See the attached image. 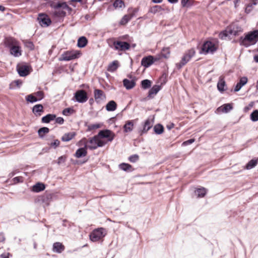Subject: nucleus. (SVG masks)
Returning <instances> with one entry per match:
<instances>
[{
	"label": "nucleus",
	"instance_id": "3c124183",
	"mask_svg": "<svg viewBox=\"0 0 258 258\" xmlns=\"http://www.w3.org/2000/svg\"><path fill=\"white\" fill-rule=\"evenodd\" d=\"M60 142L58 140H55L53 142L51 143V146L54 148H56L59 146Z\"/></svg>",
	"mask_w": 258,
	"mask_h": 258
},
{
	"label": "nucleus",
	"instance_id": "6ab92c4d",
	"mask_svg": "<svg viewBox=\"0 0 258 258\" xmlns=\"http://www.w3.org/2000/svg\"><path fill=\"white\" fill-rule=\"evenodd\" d=\"M247 82V78L246 77H244L241 78L240 80V82L236 84L234 88V91L237 92L239 91L241 87L245 85Z\"/></svg>",
	"mask_w": 258,
	"mask_h": 258
},
{
	"label": "nucleus",
	"instance_id": "c9c22d12",
	"mask_svg": "<svg viewBox=\"0 0 258 258\" xmlns=\"http://www.w3.org/2000/svg\"><path fill=\"white\" fill-rule=\"evenodd\" d=\"M163 9L160 6H155L151 8L150 12L153 14H156L157 13H159L163 11Z\"/></svg>",
	"mask_w": 258,
	"mask_h": 258
},
{
	"label": "nucleus",
	"instance_id": "0eeeda50",
	"mask_svg": "<svg viewBox=\"0 0 258 258\" xmlns=\"http://www.w3.org/2000/svg\"><path fill=\"white\" fill-rule=\"evenodd\" d=\"M195 53L196 51L194 48H191L186 51L182 57L180 61L176 64L177 68L180 69L185 65L190 60L191 57L195 55Z\"/></svg>",
	"mask_w": 258,
	"mask_h": 258
},
{
	"label": "nucleus",
	"instance_id": "5701e85b",
	"mask_svg": "<svg viewBox=\"0 0 258 258\" xmlns=\"http://www.w3.org/2000/svg\"><path fill=\"white\" fill-rule=\"evenodd\" d=\"M45 189V185L42 183L38 182L32 186V190L35 192H38Z\"/></svg>",
	"mask_w": 258,
	"mask_h": 258
},
{
	"label": "nucleus",
	"instance_id": "1a4fd4ad",
	"mask_svg": "<svg viewBox=\"0 0 258 258\" xmlns=\"http://www.w3.org/2000/svg\"><path fill=\"white\" fill-rule=\"evenodd\" d=\"M80 52L77 50L68 51L62 53L59 58L60 61H69L78 58L80 56Z\"/></svg>",
	"mask_w": 258,
	"mask_h": 258
},
{
	"label": "nucleus",
	"instance_id": "f03ea898",
	"mask_svg": "<svg viewBox=\"0 0 258 258\" xmlns=\"http://www.w3.org/2000/svg\"><path fill=\"white\" fill-rule=\"evenodd\" d=\"M243 30L241 25L237 23H233L228 27L225 31L221 32L219 37L221 39H225L230 35L238 36L243 32Z\"/></svg>",
	"mask_w": 258,
	"mask_h": 258
},
{
	"label": "nucleus",
	"instance_id": "2f4dec72",
	"mask_svg": "<svg viewBox=\"0 0 258 258\" xmlns=\"http://www.w3.org/2000/svg\"><path fill=\"white\" fill-rule=\"evenodd\" d=\"M87 43V40L85 37H80L78 41V46L79 47L82 48L85 47Z\"/></svg>",
	"mask_w": 258,
	"mask_h": 258
},
{
	"label": "nucleus",
	"instance_id": "864d4df0",
	"mask_svg": "<svg viewBox=\"0 0 258 258\" xmlns=\"http://www.w3.org/2000/svg\"><path fill=\"white\" fill-rule=\"evenodd\" d=\"M66 160V158L63 156H61L58 159V163L60 164L61 163L64 162Z\"/></svg>",
	"mask_w": 258,
	"mask_h": 258
},
{
	"label": "nucleus",
	"instance_id": "6e6552de",
	"mask_svg": "<svg viewBox=\"0 0 258 258\" xmlns=\"http://www.w3.org/2000/svg\"><path fill=\"white\" fill-rule=\"evenodd\" d=\"M106 234V230L104 228H97L92 232L90 235V238L91 241L95 242L103 238Z\"/></svg>",
	"mask_w": 258,
	"mask_h": 258
},
{
	"label": "nucleus",
	"instance_id": "a878e982",
	"mask_svg": "<svg viewBox=\"0 0 258 258\" xmlns=\"http://www.w3.org/2000/svg\"><path fill=\"white\" fill-rule=\"evenodd\" d=\"M170 52V51L169 47H164L162 49L160 53L157 55H160L161 58L162 57L167 58L169 57Z\"/></svg>",
	"mask_w": 258,
	"mask_h": 258
},
{
	"label": "nucleus",
	"instance_id": "f704fd0d",
	"mask_svg": "<svg viewBox=\"0 0 258 258\" xmlns=\"http://www.w3.org/2000/svg\"><path fill=\"white\" fill-rule=\"evenodd\" d=\"M26 100L28 102H30L31 103H33V102L38 101V99H37L36 97L35 96V95L34 94H31L27 95L26 97Z\"/></svg>",
	"mask_w": 258,
	"mask_h": 258
},
{
	"label": "nucleus",
	"instance_id": "a18cd8bd",
	"mask_svg": "<svg viewBox=\"0 0 258 258\" xmlns=\"http://www.w3.org/2000/svg\"><path fill=\"white\" fill-rule=\"evenodd\" d=\"M74 112V110L70 108H66L63 110L62 113L64 115H69L72 114Z\"/></svg>",
	"mask_w": 258,
	"mask_h": 258
},
{
	"label": "nucleus",
	"instance_id": "b1692460",
	"mask_svg": "<svg viewBox=\"0 0 258 258\" xmlns=\"http://www.w3.org/2000/svg\"><path fill=\"white\" fill-rule=\"evenodd\" d=\"M118 67V61L117 60H114L108 65L107 70L109 72H113L116 71Z\"/></svg>",
	"mask_w": 258,
	"mask_h": 258
},
{
	"label": "nucleus",
	"instance_id": "bb28decb",
	"mask_svg": "<svg viewBox=\"0 0 258 258\" xmlns=\"http://www.w3.org/2000/svg\"><path fill=\"white\" fill-rule=\"evenodd\" d=\"M116 104L114 101H109L106 106V108L107 111H112L116 109Z\"/></svg>",
	"mask_w": 258,
	"mask_h": 258
},
{
	"label": "nucleus",
	"instance_id": "9b49d317",
	"mask_svg": "<svg viewBox=\"0 0 258 258\" xmlns=\"http://www.w3.org/2000/svg\"><path fill=\"white\" fill-rule=\"evenodd\" d=\"M113 45L115 49L119 51H125L128 50L130 48L129 43L121 41H114L113 42Z\"/></svg>",
	"mask_w": 258,
	"mask_h": 258
},
{
	"label": "nucleus",
	"instance_id": "72a5a7b5",
	"mask_svg": "<svg viewBox=\"0 0 258 258\" xmlns=\"http://www.w3.org/2000/svg\"><path fill=\"white\" fill-rule=\"evenodd\" d=\"M55 116L53 114H48L42 118V121L45 123H48L50 121L54 119Z\"/></svg>",
	"mask_w": 258,
	"mask_h": 258
},
{
	"label": "nucleus",
	"instance_id": "ddd939ff",
	"mask_svg": "<svg viewBox=\"0 0 258 258\" xmlns=\"http://www.w3.org/2000/svg\"><path fill=\"white\" fill-rule=\"evenodd\" d=\"M75 98L78 102L83 103L87 100L86 93L84 90H79L75 94Z\"/></svg>",
	"mask_w": 258,
	"mask_h": 258
},
{
	"label": "nucleus",
	"instance_id": "7ed1b4c3",
	"mask_svg": "<svg viewBox=\"0 0 258 258\" xmlns=\"http://www.w3.org/2000/svg\"><path fill=\"white\" fill-rule=\"evenodd\" d=\"M258 41V30H254L246 34L244 37H241L240 43L245 47L253 45Z\"/></svg>",
	"mask_w": 258,
	"mask_h": 258
},
{
	"label": "nucleus",
	"instance_id": "680f3d73",
	"mask_svg": "<svg viewBox=\"0 0 258 258\" xmlns=\"http://www.w3.org/2000/svg\"><path fill=\"white\" fill-rule=\"evenodd\" d=\"M14 175H15V173L14 172H12L9 174V177L10 178H11V177H13Z\"/></svg>",
	"mask_w": 258,
	"mask_h": 258
},
{
	"label": "nucleus",
	"instance_id": "7c9ffc66",
	"mask_svg": "<svg viewBox=\"0 0 258 258\" xmlns=\"http://www.w3.org/2000/svg\"><path fill=\"white\" fill-rule=\"evenodd\" d=\"M153 125V122L151 120L148 119L145 122L143 132H147L152 126Z\"/></svg>",
	"mask_w": 258,
	"mask_h": 258
},
{
	"label": "nucleus",
	"instance_id": "13d9d810",
	"mask_svg": "<svg viewBox=\"0 0 258 258\" xmlns=\"http://www.w3.org/2000/svg\"><path fill=\"white\" fill-rule=\"evenodd\" d=\"M152 1L154 3H160L162 2V0H152Z\"/></svg>",
	"mask_w": 258,
	"mask_h": 258
},
{
	"label": "nucleus",
	"instance_id": "09e8293b",
	"mask_svg": "<svg viewBox=\"0 0 258 258\" xmlns=\"http://www.w3.org/2000/svg\"><path fill=\"white\" fill-rule=\"evenodd\" d=\"M139 159V156L137 155H134L131 156L129 158V160L132 162H136Z\"/></svg>",
	"mask_w": 258,
	"mask_h": 258
},
{
	"label": "nucleus",
	"instance_id": "e2e57ef3",
	"mask_svg": "<svg viewBox=\"0 0 258 258\" xmlns=\"http://www.w3.org/2000/svg\"><path fill=\"white\" fill-rule=\"evenodd\" d=\"M5 10V8L3 6L0 5V11H4Z\"/></svg>",
	"mask_w": 258,
	"mask_h": 258
},
{
	"label": "nucleus",
	"instance_id": "338daca9",
	"mask_svg": "<svg viewBox=\"0 0 258 258\" xmlns=\"http://www.w3.org/2000/svg\"><path fill=\"white\" fill-rule=\"evenodd\" d=\"M81 0H72V1L73 2H80Z\"/></svg>",
	"mask_w": 258,
	"mask_h": 258
},
{
	"label": "nucleus",
	"instance_id": "58836bf2",
	"mask_svg": "<svg viewBox=\"0 0 258 258\" xmlns=\"http://www.w3.org/2000/svg\"><path fill=\"white\" fill-rule=\"evenodd\" d=\"M119 166L121 170L124 171H130L132 169V166L126 163L120 164Z\"/></svg>",
	"mask_w": 258,
	"mask_h": 258
},
{
	"label": "nucleus",
	"instance_id": "a19ab883",
	"mask_svg": "<svg viewBox=\"0 0 258 258\" xmlns=\"http://www.w3.org/2000/svg\"><path fill=\"white\" fill-rule=\"evenodd\" d=\"M49 132V129L47 127H42L41 128H40L39 130H38V135L40 137H43V136L48 133Z\"/></svg>",
	"mask_w": 258,
	"mask_h": 258
},
{
	"label": "nucleus",
	"instance_id": "c03bdc74",
	"mask_svg": "<svg viewBox=\"0 0 258 258\" xmlns=\"http://www.w3.org/2000/svg\"><path fill=\"white\" fill-rule=\"evenodd\" d=\"M102 124L100 123L92 124L89 126V129L90 130H95L97 128H100L102 126Z\"/></svg>",
	"mask_w": 258,
	"mask_h": 258
},
{
	"label": "nucleus",
	"instance_id": "f257e3e1",
	"mask_svg": "<svg viewBox=\"0 0 258 258\" xmlns=\"http://www.w3.org/2000/svg\"><path fill=\"white\" fill-rule=\"evenodd\" d=\"M115 137L113 132L109 130L100 131L94 137L89 139L88 141L86 138H83L78 143L79 146L84 145V148H81L77 150L75 156L77 158L84 157L87 155V149L94 150L98 147L105 146L107 142H111Z\"/></svg>",
	"mask_w": 258,
	"mask_h": 258
},
{
	"label": "nucleus",
	"instance_id": "6e6d98bb",
	"mask_svg": "<svg viewBox=\"0 0 258 258\" xmlns=\"http://www.w3.org/2000/svg\"><path fill=\"white\" fill-rule=\"evenodd\" d=\"M9 253H4L1 255L2 258H8L9 257Z\"/></svg>",
	"mask_w": 258,
	"mask_h": 258
},
{
	"label": "nucleus",
	"instance_id": "69168bd1",
	"mask_svg": "<svg viewBox=\"0 0 258 258\" xmlns=\"http://www.w3.org/2000/svg\"><path fill=\"white\" fill-rule=\"evenodd\" d=\"M256 88L257 90H258V81L256 82Z\"/></svg>",
	"mask_w": 258,
	"mask_h": 258
},
{
	"label": "nucleus",
	"instance_id": "4d7b16f0",
	"mask_svg": "<svg viewBox=\"0 0 258 258\" xmlns=\"http://www.w3.org/2000/svg\"><path fill=\"white\" fill-rule=\"evenodd\" d=\"M5 240V237L3 234H0V242H3Z\"/></svg>",
	"mask_w": 258,
	"mask_h": 258
},
{
	"label": "nucleus",
	"instance_id": "5fc2aeb1",
	"mask_svg": "<svg viewBox=\"0 0 258 258\" xmlns=\"http://www.w3.org/2000/svg\"><path fill=\"white\" fill-rule=\"evenodd\" d=\"M189 0H181V5L183 7H185Z\"/></svg>",
	"mask_w": 258,
	"mask_h": 258
},
{
	"label": "nucleus",
	"instance_id": "c756f323",
	"mask_svg": "<svg viewBox=\"0 0 258 258\" xmlns=\"http://www.w3.org/2000/svg\"><path fill=\"white\" fill-rule=\"evenodd\" d=\"M225 82L222 78H220L217 84V88L219 91L222 92L224 91Z\"/></svg>",
	"mask_w": 258,
	"mask_h": 258
},
{
	"label": "nucleus",
	"instance_id": "c85d7f7f",
	"mask_svg": "<svg viewBox=\"0 0 258 258\" xmlns=\"http://www.w3.org/2000/svg\"><path fill=\"white\" fill-rule=\"evenodd\" d=\"M123 85L127 89H131L135 86V83L132 80L124 79L123 80Z\"/></svg>",
	"mask_w": 258,
	"mask_h": 258
},
{
	"label": "nucleus",
	"instance_id": "79ce46f5",
	"mask_svg": "<svg viewBox=\"0 0 258 258\" xmlns=\"http://www.w3.org/2000/svg\"><path fill=\"white\" fill-rule=\"evenodd\" d=\"M250 119L253 121H256L258 120V110H255L250 115Z\"/></svg>",
	"mask_w": 258,
	"mask_h": 258
},
{
	"label": "nucleus",
	"instance_id": "bf43d9fd",
	"mask_svg": "<svg viewBox=\"0 0 258 258\" xmlns=\"http://www.w3.org/2000/svg\"><path fill=\"white\" fill-rule=\"evenodd\" d=\"M168 1L170 3H176L178 2V0H168Z\"/></svg>",
	"mask_w": 258,
	"mask_h": 258
},
{
	"label": "nucleus",
	"instance_id": "ea45409f",
	"mask_svg": "<svg viewBox=\"0 0 258 258\" xmlns=\"http://www.w3.org/2000/svg\"><path fill=\"white\" fill-rule=\"evenodd\" d=\"M154 130L155 132L157 134H161L163 132V127L162 125L159 124L156 125L154 126Z\"/></svg>",
	"mask_w": 258,
	"mask_h": 258
},
{
	"label": "nucleus",
	"instance_id": "4468645a",
	"mask_svg": "<svg viewBox=\"0 0 258 258\" xmlns=\"http://www.w3.org/2000/svg\"><path fill=\"white\" fill-rule=\"evenodd\" d=\"M17 71L20 76H26L30 72V68L28 66L22 65L18 67Z\"/></svg>",
	"mask_w": 258,
	"mask_h": 258
},
{
	"label": "nucleus",
	"instance_id": "423d86ee",
	"mask_svg": "<svg viewBox=\"0 0 258 258\" xmlns=\"http://www.w3.org/2000/svg\"><path fill=\"white\" fill-rule=\"evenodd\" d=\"M10 47V53L15 57H19L22 54V50L19 43L15 39L10 38L8 40Z\"/></svg>",
	"mask_w": 258,
	"mask_h": 258
},
{
	"label": "nucleus",
	"instance_id": "a211bd4d",
	"mask_svg": "<svg viewBox=\"0 0 258 258\" xmlns=\"http://www.w3.org/2000/svg\"><path fill=\"white\" fill-rule=\"evenodd\" d=\"M33 113L37 116H40L43 112V107L41 104L35 105L32 109Z\"/></svg>",
	"mask_w": 258,
	"mask_h": 258
},
{
	"label": "nucleus",
	"instance_id": "f3484780",
	"mask_svg": "<svg viewBox=\"0 0 258 258\" xmlns=\"http://www.w3.org/2000/svg\"><path fill=\"white\" fill-rule=\"evenodd\" d=\"M160 89L161 86L160 85H157L153 86L149 91L148 97L150 98H153Z\"/></svg>",
	"mask_w": 258,
	"mask_h": 258
},
{
	"label": "nucleus",
	"instance_id": "aec40b11",
	"mask_svg": "<svg viewBox=\"0 0 258 258\" xmlns=\"http://www.w3.org/2000/svg\"><path fill=\"white\" fill-rule=\"evenodd\" d=\"M134 120H128L123 126L124 132L127 133L131 132L134 128Z\"/></svg>",
	"mask_w": 258,
	"mask_h": 258
},
{
	"label": "nucleus",
	"instance_id": "39448f33",
	"mask_svg": "<svg viewBox=\"0 0 258 258\" xmlns=\"http://www.w3.org/2000/svg\"><path fill=\"white\" fill-rule=\"evenodd\" d=\"M218 46V41L216 40L207 41L203 44L200 53L205 54L213 53L217 50Z\"/></svg>",
	"mask_w": 258,
	"mask_h": 258
},
{
	"label": "nucleus",
	"instance_id": "052dcab7",
	"mask_svg": "<svg viewBox=\"0 0 258 258\" xmlns=\"http://www.w3.org/2000/svg\"><path fill=\"white\" fill-rule=\"evenodd\" d=\"M254 60L255 62H258V55L254 56Z\"/></svg>",
	"mask_w": 258,
	"mask_h": 258
},
{
	"label": "nucleus",
	"instance_id": "dca6fc26",
	"mask_svg": "<svg viewBox=\"0 0 258 258\" xmlns=\"http://www.w3.org/2000/svg\"><path fill=\"white\" fill-rule=\"evenodd\" d=\"M94 96L95 100L97 102H100L105 99V95L102 91L100 90H95L94 92Z\"/></svg>",
	"mask_w": 258,
	"mask_h": 258
},
{
	"label": "nucleus",
	"instance_id": "4be33fe9",
	"mask_svg": "<svg viewBox=\"0 0 258 258\" xmlns=\"http://www.w3.org/2000/svg\"><path fill=\"white\" fill-rule=\"evenodd\" d=\"M76 136L75 132H70L64 134L61 137V140L63 142H69Z\"/></svg>",
	"mask_w": 258,
	"mask_h": 258
},
{
	"label": "nucleus",
	"instance_id": "2eb2a0df",
	"mask_svg": "<svg viewBox=\"0 0 258 258\" xmlns=\"http://www.w3.org/2000/svg\"><path fill=\"white\" fill-rule=\"evenodd\" d=\"M233 107L231 104L227 103L218 107L216 110L217 113H227L232 110Z\"/></svg>",
	"mask_w": 258,
	"mask_h": 258
},
{
	"label": "nucleus",
	"instance_id": "0e129e2a",
	"mask_svg": "<svg viewBox=\"0 0 258 258\" xmlns=\"http://www.w3.org/2000/svg\"><path fill=\"white\" fill-rule=\"evenodd\" d=\"M174 126V124H172L171 125H167V127L169 129V130H170L172 128H173Z\"/></svg>",
	"mask_w": 258,
	"mask_h": 258
},
{
	"label": "nucleus",
	"instance_id": "cd10ccee",
	"mask_svg": "<svg viewBox=\"0 0 258 258\" xmlns=\"http://www.w3.org/2000/svg\"><path fill=\"white\" fill-rule=\"evenodd\" d=\"M133 14H128L124 15L120 20L119 24L121 25H125L133 17Z\"/></svg>",
	"mask_w": 258,
	"mask_h": 258
},
{
	"label": "nucleus",
	"instance_id": "9d476101",
	"mask_svg": "<svg viewBox=\"0 0 258 258\" xmlns=\"http://www.w3.org/2000/svg\"><path fill=\"white\" fill-rule=\"evenodd\" d=\"M160 59L161 57L160 55H155V56L149 55L142 58L141 64L145 68H148L155 61H158Z\"/></svg>",
	"mask_w": 258,
	"mask_h": 258
},
{
	"label": "nucleus",
	"instance_id": "412c9836",
	"mask_svg": "<svg viewBox=\"0 0 258 258\" xmlns=\"http://www.w3.org/2000/svg\"><path fill=\"white\" fill-rule=\"evenodd\" d=\"M64 249V246L60 242H55L53 245V251L57 253H61Z\"/></svg>",
	"mask_w": 258,
	"mask_h": 258
},
{
	"label": "nucleus",
	"instance_id": "37998d69",
	"mask_svg": "<svg viewBox=\"0 0 258 258\" xmlns=\"http://www.w3.org/2000/svg\"><path fill=\"white\" fill-rule=\"evenodd\" d=\"M34 94L35 95L38 101L41 100L44 97V93L41 91H38L34 93Z\"/></svg>",
	"mask_w": 258,
	"mask_h": 258
},
{
	"label": "nucleus",
	"instance_id": "49530a36",
	"mask_svg": "<svg viewBox=\"0 0 258 258\" xmlns=\"http://www.w3.org/2000/svg\"><path fill=\"white\" fill-rule=\"evenodd\" d=\"M21 85H22L21 82H20L18 80L15 81L10 85V88H11V89L14 88V86H16L17 87L20 88Z\"/></svg>",
	"mask_w": 258,
	"mask_h": 258
},
{
	"label": "nucleus",
	"instance_id": "393cba45",
	"mask_svg": "<svg viewBox=\"0 0 258 258\" xmlns=\"http://www.w3.org/2000/svg\"><path fill=\"white\" fill-rule=\"evenodd\" d=\"M195 193L198 198H203L206 194L207 189L204 187L199 188L195 191Z\"/></svg>",
	"mask_w": 258,
	"mask_h": 258
},
{
	"label": "nucleus",
	"instance_id": "e433bc0d",
	"mask_svg": "<svg viewBox=\"0 0 258 258\" xmlns=\"http://www.w3.org/2000/svg\"><path fill=\"white\" fill-rule=\"evenodd\" d=\"M113 6L115 8H122L124 7V4L122 1L121 0H116L113 3Z\"/></svg>",
	"mask_w": 258,
	"mask_h": 258
},
{
	"label": "nucleus",
	"instance_id": "473e14b6",
	"mask_svg": "<svg viewBox=\"0 0 258 258\" xmlns=\"http://www.w3.org/2000/svg\"><path fill=\"white\" fill-rule=\"evenodd\" d=\"M257 163V160L252 159L248 162L245 168L247 170L251 169L252 168L254 167L256 165Z\"/></svg>",
	"mask_w": 258,
	"mask_h": 258
},
{
	"label": "nucleus",
	"instance_id": "603ef678",
	"mask_svg": "<svg viewBox=\"0 0 258 258\" xmlns=\"http://www.w3.org/2000/svg\"><path fill=\"white\" fill-rule=\"evenodd\" d=\"M63 121L64 120L62 117H59L56 119V122L58 123L62 124L63 123Z\"/></svg>",
	"mask_w": 258,
	"mask_h": 258
},
{
	"label": "nucleus",
	"instance_id": "8fccbe9b",
	"mask_svg": "<svg viewBox=\"0 0 258 258\" xmlns=\"http://www.w3.org/2000/svg\"><path fill=\"white\" fill-rule=\"evenodd\" d=\"M194 142H195V139H189V140H188L187 141H186L184 142L182 144V146H186V145H188L189 144H191L193 143Z\"/></svg>",
	"mask_w": 258,
	"mask_h": 258
},
{
	"label": "nucleus",
	"instance_id": "f8f14e48",
	"mask_svg": "<svg viewBox=\"0 0 258 258\" xmlns=\"http://www.w3.org/2000/svg\"><path fill=\"white\" fill-rule=\"evenodd\" d=\"M38 20L40 25L44 27L48 26L51 23V20L48 16L44 14L39 15Z\"/></svg>",
	"mask_w": 258,
	"mask_h": 258
},
{
	"label": "nucleus",
	"instance_id": "de8ad7c7",
	"mask_svg": "<svg viewBox=\"0 0 258 258\" xmlns=\"http://www.w3.org/2000/svg\"><path fill=\"white\" fill-rule=\"evenodd\" d=\"M13 183L16 184L19 182H23V178L21 176L16 177L13 179Z\"/></svg>",
	"mask_w": 258,
	"mask_h": 258
},
{
	"label": "nucleus",
	"instance_id": "4c0bfd02",
	"mask_svg": "<svg viewBox=\"0 0 258 258\" xmlns=\"http://www.w3.org/2000/svg\"><path fill=\"white\" fill-rule=\"evenodd\" d=\"M142 87L143 88L146 89L151 86V82L149 80H144L142 81Z\"/></svg>",
	"mask_w": 258,
	"mask_h": 258
},
{
	"label": "nucleus",
	"instance_id": "20e7f679",
	"mask_svg": "<svg viewBox=\"0 0 258 258\" xmlns=\"http://www.w3.org/2000/svg\"><path fill=\"white\" fill-rule=\"evenodd\" d=\"M50 6L54 9V15L58 17L65 16L67 13H70L72 10L64 2L52 3Z\"/></svg>",
	"mask_w": 258,
	"mask_h": 258
}]
</instances>
